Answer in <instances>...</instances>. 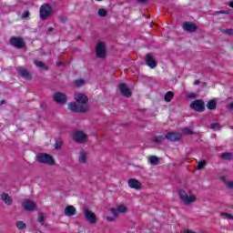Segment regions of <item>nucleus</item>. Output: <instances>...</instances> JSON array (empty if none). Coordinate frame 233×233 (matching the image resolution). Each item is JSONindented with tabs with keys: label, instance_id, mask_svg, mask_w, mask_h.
I'll list each match as a JSON object with an SVG mask.
<instances>
[{
	"label": "nucleus",
	"instance_id": "473e14b6",
	"mask_svg": "<svg viewBox=\"0 0 233 233\" xmlns=\"http://www.w3.org/2000/svg\"><path fill=\"white\" fill-rule=\"evenodd\" d=\"M210 128L212 130H220L221 129V125L219 123H213L210 125Z\"/></svg>",
	"mask_w": 233,
	"mask_h": 233
},
{
	"label": "nucleus",
	"instance_id": "f03ea898",
	"mask_svg": "<svg viewBox=\"0 0 233 233\" xmlns=\"http://www.w3.org/2000/svg\"><path fill=\"white\" fill-rule=\"evenodd\" d=\"M36 161L38 163H43L44 165H50L51 167L56 165V160L54 159V157L46 153H40L36 155Z\"/></svg>",
	"mask_w": 233,
	"mask_h": 233
},
{
	"label": "nucleus",
	"instance_id": "58836bf2",
	"mask_svg": "<svg viewBox=\"0 0 233 233\" xmlns=\"http://www.w3.org/2000/svg\"><path fill=\"white\" fill-rule=\"evenodd\" d=\"M185 134H187V136H191L192 134H194V131H192V129L186 127L184 129Z\"/></svg>",
	"mask_w": 233,
	"mask_h": 233
},
{
	"label": "nucleus",
	"instance_id": "bb28decb",
	"mask_svg": "<svg viewBox=\"0 0 233 233\" xmlns=\"http://www.w3.org/2000/svg\"><path fill=\"white\" fill-rule=\"evenodd\" d=\"M16 228H18V230H25V228H26V224L19 220L16 222Z\"/></svg>",
	"mask_w": 233,
	"mask_h": 233
},
{
	"label": "nucleus",
	"instance_id": "e433bc0d",
	"mask_svg": "<svg viewBox=\"0 0 233 233\" xmlns=\"http://www.w3.org/2000/svg\"><path fill=\"white\" fill-rule=\"evenodd\" d=\"M186 97H187V99H196V97H198V95L196 93H189L186 96Z\"/></svg>",
	"mask_w": 233,
	"mask_h": 233
},
{
	"label": "nucleus",
	"instance_id": "3c124183",
	"mask_svg": "<svg viewBox=\"0 0 233 233\" xmlns=\"http://www.w3.org/2000/svg\"><path fill=\"white\" fill-rule=\"evenodd\" d=\"M5 103H6V101H5V100H1V101H0V105H1V106L5 105Z\"/></svg>",
	"mask_w": 233,
	"mask_h": 233
},
{
	"label": "nucleus",
	"instance_id": "6e6d98bb",
	"mask_svg": "<svg viewBox=\"0 0 233 233\" xmlns=\"http://www.w3.org/2000/svg\"><path fill=\"white\" fill-rule=\"evenodd\" d=\"M96 1H103V0H96Z\"/></svg>",
	"mask_w": 233,
	"mask_h": 233
},
{
	"label": "nucleus",
	"instance_id": "a19ab883",
	"mask_svg": "<svg viewBox=\"0 0 233 233\" xmlns=\"http://www.w3.org/2000/svg\"><path fill=\"white\" fill-rule=\"evenodd\" d=\"M59 21H60V23H63V24H65V23H66V21H68V18L66 17V16H59Z\"/></svg>",
	"mask_w": 233,
	"mask_h": 233
},
{
	"label": "nucleus",
	"instance_id": "6e6552de",
	"mask_svg": "<svg viewBox=\"0 0 233 233\" xmlns=\"http://www.w3.org/2000/svg\"><path fill=\"white\" fill-rule=\"evenodd\" d=\"M190 108L195 112H205V101L197 99L190 104Z\"/></svg>",
	"mask_w": 233,
	"mask_h": 233
},
{
	"label": "nucleus",
	"instance_id": "5fc2aeb1",
	"mask_svg": "<svg viewBox=\"0 0 233 233\" xmlns=\"http://www.w3.org/2000/svg\"><path fill=\"white\" fill-rule=\"evenodd\" d=\"M60 65H63V62H57V66H60Z\"/></svg>",
	"mask_w": 233,
	"mask_h": 233
},
{
	"label": "nucleus",
	"instance_id": "b1692460",
	"mask_svg": "<svg viewBox=\"0 0 233 233\" xmlns=\"http://www.w3.org/2000/svg\"><path fill=\"white\" fill-rule=\"evenodd\" d=\"M172 99H174V92L172 91L167 92L164 96V101H166V103H170Z\"/></svg>",
	"mask_w": 233,
	"mask_h": 233
},
{
	"label": "nucleus",
	"instance_id": "aec40b11",
	"mask_svg": "<svg viewBox=\"0 0 233 233\" xmlns=\"http://www.w3.org/2000/svg\"><path fill=\"white\" fill-rule=\"evenodd\" d=\"M1 199L2 201H4V203H5V205H7L8 207H10V205H12L13 203V199L12 197H10V195H8V193H3L1 195Z\"/></svg>",
	"mask_w": 233,
	"mask_h": 233
},
{
	"label": "nucleus",
	"instance_id": "0eeeda50",
	"mask_svg": "<svg viewBox=\"0 0 233 233\" xmlns=\"http://www.w3.org/2000/svg\"><path fill=\"white\" fill-rule=\"evenodd\" d=\"M83 210L86 221H89L91 225H96V223H97V217H96V213L88 209V208H84Z\"/></svg>",
	"mask_w": 233,
	"mask_h": 233
},
{
	"label": "nucleus",
	"instance_id": "09e8293b",
	"mask_svg": "<svg viewBox=\"0 0 233 233\" xmlns=\"http://www.w3.org/2000/svg\"><path fill=\"white\" fill-rule=\"evenodd\" d=\"M200 83H201V81H199V80H195L194 85H199Z\"/></svg>",
	"mask_w": 233,
	"mask_h": 233
},
{
	"label": "nucleus",
	"instance_id": "1a4fd4ad",
	"mask_svg": "<svg viewBox=\"0 0 233 233\" xmlns=\"http://www.w3.org/2000/svg\"><path fill=\"white\" fill-rule=\"evenodd\" d=\"M118 90L120 91L121 96L124 97H132V91L125 83H121L118 85Z\"/></svg>",
	"mask_w": 233,
	"mask_h": 233
},
{
	"label": "nucleus",
	"instance_id": "4be33fe9",
	"mask_svg": "<svg viewBox=\"0 0 233 233\" xmlns=\"http://www.w3.org/2000/svg\"><path fill=\"white\" fill-rule=\"evenodd\" d=\"M221 159H224L226 161H232L233 159V153L225 152L220 155Z\"/></svg>",
	"mask_w": 233,
	"mask_h": 233
},
{
	"label": "nucleus",
	"instance_id": "dca6fc26",
	"mask_svg": "<svg viewBox=\"0 0 233 233\" xmlns=\"http://www.w3.org/2000/svg\"><path fill=\"white\" fill-rule=\"evenodd\" d=\"M183 30H185L186 32H196V30H198V25L194 23H190V22H185L183 24Z\"/></svg>",
	"mask_w": 233,
	"mask_h": 233
},
{
	"label": "nucleus",
	"instance_id": "c85d7f7f",
	"mask_svg": "<svg viewBox=\"0 0 233 233\" xmlns=\"http://www.w3.org/2000/svg\"><path fill=\"white\" fill-rule=\"evenodd\" d=\"M107 15H108V11H106V9L105 8L98 9V15L100 17H106Z\"/></svg>",
	"mask_w": 233,
	"mask_h": 233
},
{
	"label": "nucleus",
	"instance_id": "a878e982",
	"mask_svg": "<svg viewBox=\"0 0 233 233\" xmlns=\"http://www.w3.org/2000/svg\"><path fill=\"white\" fill-rule=\"evenodd\" d=\"M150 165H157L159 163V158L157 156H151L148 158Z\"/></svg>",
	"mask_w": 233,
	"mask_h": 233
},
{
	"label": "nucleus",
	"instance_id": "f257e3e1",
	"mask_svg": "<svg viewBox=\"0 0 233 233\" xmlns=\"http://www.w3.org/2000/svg\"><path fill=\"white\" fill-rule=\"evenodd\" d=\"M177 192H178V195H179V198H180V200L182 201V203L184 205H190L191 203H196L197 201V198H196V195H191L188 197V193H187V191H185V189H177Z\"/></svg>",
	"mask_w": 233,
	"mask_h": 233
},
{
	"label": "nucleus",
	"instance_id": "9d476101",
	"mask_svg": "<svg viewBox=\"0 0 233 233\" xmlns=\"http://www.w3.org/2000/svg\"><path fill=\"white\" fill-rule=\"evenodd\" d=\"M145 61L146 65L149 66V68H156L157 66V61L154 59V56H152V54H147Z\"/></svg>",
	"mask_w": 233,
	"mask_h": 233
},
{
	"label": "nucleus",
	"instance_id": "72a5a7b5",
	"mask_svg": "<svg viewBox=\"0 0 233 233\" xmlns=\"http://www.w3.org/2000/svg\"><path fill=\"white\" fill-rule=\"evenodd\" d=\"M116 210H118V213L125 214V212H127V208L125 206H118L116 208Z\"/></svg>",
	"mask_w": 233,
	"mask_h": 233
},
{
	"label": "nucleus",
	"instance_id": "ea45409f",
	"mask_svg": "<svg viewBox=\"0 0 233 233\" xmlns=\"http://www.w3.org/2000/svg\"><path fill=\"white\" fill-rule=\"evenodd\" d=\"M26 17H30V12L25 11L22 15V19H26Z\"/></svg>",
	"mask_w": 233,
	"mask_h": 233
},
{
	"label": "nucleus",
	"instance_id": "864d4df0",
	"mask_svg": "<svg viewBox=\"0 0 233 233\" xmlns=\"http://www.w3.org/2000/svg\"><path fill=\"white\" fill-rule=\"evenodd\" d=\"M183 233H195V232L187 230V231H184Z\"/></svg>",
	"mask_w": 233,
	"mask_h": 233
},
{
	"label": "nucleus",
	"instance_id": "2f4dec72",
	"mask_svg": "<svg viewBox=\"0 0 233 233\" xmlns=\"http://www.w3.org/2000/svg\"><path fill=\"white\" fill-rule=\"evenodd\" d=\"M37 222L41 223V225H45V215L43 213L38 214Z\"/></svg>",
	"mask_w": 233,
	"mask_h": 233
},
{
	"label": "nucleus",
	"instance_id": "37998d69",
	"mask_svg": "<svg viewBox=\"0 0 233 233\" xmlns=\"http://www.w3.org/2000/svg\"><path fill=\"white\" fill-rule=\"evenodd\" d=\"M225 218H228V219H233V216L229 213H224Z\"/></svg>",
	"mask_w": 233,
	"mask_h": 233
},
{
	"label": "nucleus",
	"instance_id": "7ed1b4c3",
	"mask_svg": "<svg viewBox=\"0 0 233 233\" xmlns=\"http://www.w3.org/2000/svg\"><path fill=\"white\" fill-rule=\"evenodd\" d=\"M52 15V5L50 4H45L40 6V19L46 21L48 17Z\"/></svg>",
	"mask_w": 233,
	"mask_h": 233
},
{
	"label": "nucleus",
	"instance_id": "4c0bfd02",
	"mask_svg": "<svg viewBox=\"0 0 233 233\" xmlns=\"http://www.w3.org/2000/svg\"><path fill=\"white\" fill-rule=\"evenodd\" d=\"M223 34H226L227 35H233V29H224L222 30Z\"/></svg>",
	"mask_w": 233,
	"mask_h": 233
},
{
	"label": "nucleus",
	"instance_id": "4468645a",
	"mask_svg": "<svg viewBox=\"0 0 233 233\" xmlns=\"http://www.w3.org/2000/svg\"><path fill=\"white\" fill-rule=\"evenodd\" d=\"M16 70L21 77H24L25 79H32V74L28 72V69L25 67H17Z\"/></svg>",
	"mask_w": 233,
	"mask_h": 233
},
{
	"label": "nucleus",
	"instance_id": "f3484780",
	"mask_svg": "<svg viewBox=\"0 0 233 233\" xmlns=\"http://www.w3.org/2000/svg\"><path fill=\"white\" fill-rule=\"evenodd\" d=\"M24 209L27 211H34L35 210V208L37 207L35 205V202L32 200H25L23 204Z\"/></svg>",
	"mask_w": 233,
	"mask_h": 233
},
{
	"label": "nucleus",
	"instance_id": "f704fd0d",
	"mask_svg": "<svg viewBox=\"0 0 233 233\" xmlns=\"http://www.w3.org/2000/svg\"><path fill=\"white\" fill-rule=\"evenodd\" d=\"M75 85L76 86H83V85H85V80L84 79L76 80Z\"/></svg>",
	"mask_w": 233,
	"mask_h": 233
},
{
	"label": "nucleus",
	"instance_id": "c756f323",
	"mask_svg": "<svg viewBox=\"0 0 233 233\" xmlns=\"http://www.w3.org/2000/svg\"><path fill=\"white\" fill-rule=\"evenodd\" d=\"M205 167H207V160H202L198 164L197 168L198 170H203Z\"/></svg>",
	"mask_w": 233,
	"mask_h": 233
},
{
	"label": "nucleus",
	"instance_id": "20e7f679",
	"mask_svg": "<svg viewBox=\"0 0 233 233\" xmlns=\"http://www.w3.org/2000/svg\"><path fill=\"white\" fill-rule=\"evenodd\" d=\"M96 57L99 59H105V57H106V46H105V42L99 41L96 44Z\"/></svg>",
	"mask_w": 233,
	"mask_h": 233
},
{
	"label": "nucleus",
	"instance_id": "9b49d317",
	"mask_svg": "<svg viewBox=\"0 0 233 233\" xmlns=\"http://www.w3.org/2000/svg\"><path fill=\"white\" fill-rule=\"evenodd\" d=\"M66 95L65 93L57 92L54 95V101L58 105H65L66 103Z\"/></svg>",
	"mask_w": 233,
	"mask_h": 233
},
{
	"label": "nucleus",
	"instance_id": "a211bd4d",
	"mask_svg": "<svg viewBox=\"0 0 233 233\" xmlns=\"http://www.w3.org/2000/svg\"><path fill=\"white\" fill-rule=\"evenodd\" d=\"M64 213L68 218H72V216H76V214H77V210L74 206H67L66 207Z\"/></svg>",
	"mask_w": 233,
	"mask_h": 233
},
{
	"label": "nucleus",
	"instance_id": "79ce46f5",
	"mask_svg": "<svg viewBox=\"0 0 233 233\" xmlns=\"http://www.w3.org/2000/svg\"><path fill=\"white\" fill-rule=\"evenodd\" d=\"M226 185H227V187H228V188H233V182H232V181H228V182L226 183Z\"/></svg>",
	"mask_w": 233,
	"mask_h": 233
},
{
	"label": "nucleus",
	"instance_id": "c9c22d12",
	"mask_svg": "<svg viewBox=\"0 0 233 233\" xmlns=\"http://www.w3.org/2000/svg\"><path fill=\"white\" fill-rule=\"evenodd\" d=\"M110 211L113 214L114 218H117L119 216V210L117 208H111Z\"/></svg>",
	"mask_w": 233,
	"mask_h": 233
},
{
	"label": "nucleus",
	"instance_id": "f8f14e48",
	"mask_svg": "<svg viewBox=\"0 0 233 233\" xmlns=\"http://www.w3.org/2000/svg\"><path fill=\"white\" fill-rule=\"evenodd\" d=\"M73 139L76 143H85L86 141V134L83 131H76L73 136Z\"/></svg>",
	"mask_w": 233,
	"mask_h": 233
},
{
	"label": "nucleus",
	"instance_id": "8fccbe9b",
	"mask_svg": "<svg viewBox=\"0 0 233 233\" xmlns=\"http://www.w3.org/2000/svg\"><path fill=\"white\" fill-rule=\"evenodd\" d=\"M228 6H230L231 8H233V1L228 3Z\"/></svg>",
	"mask_w": 233,
	"mask_h": 233
},
{
	"label": "nucleus",
	"instance_id": "412c9836",
	"mask_svg": "<svg viewBox=\"0 0 233 233\" xmlns=\"http://www.w3.org/2000/svg\"><path fill=\"white\" fill-rule=\"evenodd\" d=\"M206 106L207 108H208V110H216L218 106V102L216 101V99L209 100Z\"/></svg>",
	"mask_w": 233,
	"mask_h": 233
},
{
	"label": "nucleus",
	"instance_id": "cd10ccee",
	"mask_svg": "<svg viewBox=\"0 0 233 233\" xmlns=\"http://www.w3.org/2000/svg\"><path fill=\"white\" fill-rule=\"evenodd\" d=\"M80 163H86V152L81 151L79 156Z\"/></svg>",
	"mask_w": 233,
	"mask_h": 233
},
{
	"label": "nucleus",
	"instance_id": "49530a36",
	"mask_svg": "<svg viewBox=\"0 0 233 233\" xmlns=\"http://www.w3.org/2000/svg\"><path fill=\"white\" fill-rule=\"evenodd\" d=\"M228 108H229V110H233V102H231V103L229 104Z\"/></svg>",
	"mask_w": 233,
	"mask_h": 233
},
{
	"label": "nucleus",
	"instance_id": "c03bdc74",
	"mask_svg": "<svg viewBox=\"0 0 233 233\" xmlns=\"http://www.w3.org/2000/svg\"><path fill=\"white\" fill-rule=\"evenodd\" d=\"M216 14H226V15H228V14H230V12L229 11H217L216 12Z\"/></svg>",
	"mask_w": 233,
	"mask_h": 233
},
{
	"label": "nucleus",
	"instance_id": "6ab92c4d",
	"mask_svg": "<svg viewBox=\"0 0 233 233\" xmlns=\"http://www.w3.org/2000/svg\"><path fill=\"white\" fill-rule=\"evenodd\" d=\"M75 99L76 102H78L80 105H88V96L83 94H78L75 96Z\"/></svg>",
	"mask_w": 233,
	"mask_h": 233
},
{
	"label": "nucleus",
	"instance_id": "2eb2a0df",
	"mask_svg": "<svg viewBox=\"0 0 233 233\" xmlns=\"http://www.w3.org/2000/svg\"><path fill=\"white\" fill-rule=\"evenodd\" d=\"M127 183L130 188H135L136 190H140V188H142L141 182L136 178H129Z\"/></svg>",
	"mask_w": 233,
	"mask_h": 233
},
{
	"label": "nucleus",
	"instance_id": "a18cd8bd",
	"mask_svg": "<svg viewBox=\"0 0 233 233\" xmlns=\"http://www.w3.org/2000/svg\"><path fill=\"white\" fill-rule=\"evenodd\" d=\"M106 219L107 221H114V218H112V217H106Z\"/></svg>",
	"mask_w": 233,
	"mask_h": 233
},
{
	"label": "nucleus",
	"instance_id": "423d86ee",
	"mask_svg": "<svg viewBox=\"0 0 233 233\" xmlns=\"http://www.w3.org/2000/svg\"><path fill=\"white\" fill-rule=\"evenodd\" d=\"M9 44L11 46H15V48H18V50H21V48H25L26 46V43L23 38L19 36H13L9 40Z\"/></svg>",
	"mask_w": 233,
	"mask_h": 233
},
{
	"label": "nucleus",
	"instance_id": "603ef678",
	"mask_svg": "<svg viewBox=\"0 0 233 233\" xmlns=\"http://www.w3.org/2000/svg\"><path fill=\"white\" fill-rule=\"evenodd\" d=\"M139 1V3H147V1H148V0H138Z\"/></svg>",
	"mask_w": 233,
	"mask_h": 233
},
{
	"label": "nucleus",
	"instance_id": "393cba45",
	"mask_svg": "<svg viewBox=\"0 0 233 233\" xmlns=\"http://www.w3.org/2000/svg\"><path fill=\"white\" fill-rule=\"evenodd\" d=\"M165 139H167L166 137L158 135V136L153 137L152 141H153V143H157V145H159V143H163V141H165Z\"/></svg>",
	"mask_w": 233,
	"mask_h": 233
},
{
	"label": "nucleus",
	"instance_id": "5701e85b",
	"mask_svg": "<svg viewBox=\"0 0 233 233\" xmlns=\"http://www.w3.org/2000/svg\"><path fill=\"white\" fill-rule=\"evenodd\" d=\"M34 65H35V66L38 68H42V70H48V66H46V64L43 63L42 61L35 60Z\"/></svg>",
	"mask_w": 233,
	"mask_h": 233
},
{
	"label": "nucleus",
	"instance_id": "7c9ffc66",
	"mask_svg": "<svg viewBox=\"0 0 233 233\" xmlns=\"http://www.w3.org/2000/svg\"><path fill=\"white\" fill-rule=\"evenodd\" d=\"M63 147V140L61 138L56 139V144H55V148L56 150H59Z\"/></svg>",
	"mask_w": 233,
	"mask_h": 233
},
{
	"label": "nucleus",
	"instance_id": "39448f33",
	"mask_svg": "<svg viewBox=\"0 0 233 233\" xmlns=\"http://www.w3.org/2000/svg\"><path fill=\"white\" fill-rule=\"evenodd\" d=\"M68 108L71 112L85 113L88 110L89 106L88 105H80L76 102H71L68 105Z\"/></svg>",
	"mask_w": 233,
	"mask_h": 233
},
{
	"label": "nucleus",
	"instance_id": "ddd939ff",
	"mask_svg": "<svg viewBox=\"0 0 233 233\" xmlns=\"http://www.w3.org/2000/svg\"><path fill=\"white\" fill-rule=\"evenodd\" d=\"M166 139L172 142L180 141L181 134L177 132H169L166 135Z\"/></svg>",
	"mask_w": 233,
	"mask_h": 233
},
{
	"label": "nucleus",
	"instance_id": "de8ad7c7",
	"mask_svg": "<svg viewBox=\"0 0 233 233\" xmlns=\"http://www.w3.org/2000/svg\"><path fill=\"white\" fill-rule=\"evenodd\" d=\"M47 32H54V27H48Z\"/></svg>",
	"mask_w": 233,
	"mask_h": 233
}]
</instances>
